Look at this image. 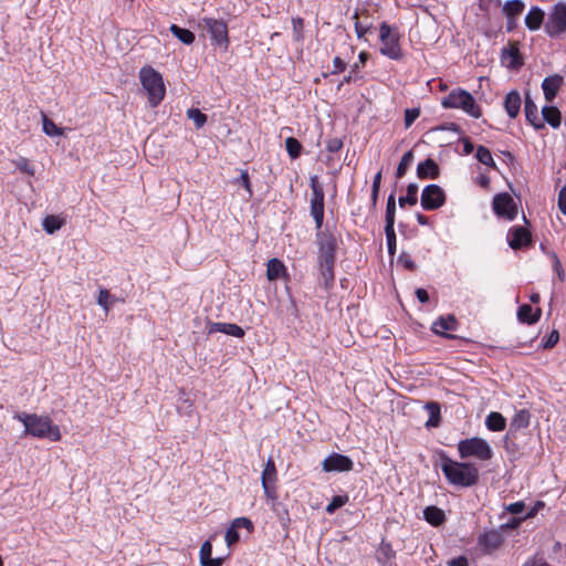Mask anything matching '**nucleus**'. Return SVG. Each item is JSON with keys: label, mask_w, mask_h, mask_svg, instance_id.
<instances>
[{"label": "nucleus", "mask_w": 566, "mask_h": 566, "mask_svg": "<svg viewBox=\"0 0 566 566\" xmlns=\"http://www.w3.org/2000/svg\"><path fill=\"white\" fill-rule=\"evenodd\" d=\"M440 469L449 484L457 488H470L479 480V470L470 462H459L448 455H441Z\"/></svg>", "instance_id": "1"}, {"label": "nucleus", "mask_w": 566, "mask_h": 566, "mask_svg": "<svg viewBox=\"0 0 566 566\" xmlns=\"http://www.w3.org/2000/svg\"><path fill=\"white\" fill-rule=\"evenodd\" d=\"M14 419L19 420L24 427V434L50 441H59L61 432L56 424L48 416L35 413L18 412Z\"/></svg>", "instance_id": "2"}, {"label": "nucleus", "mask_w": 566, "mask_h": 566, "mask_svg": "<svg viewBox=\"0 0 566 566\" xmlns=\"http://www.w3.org/2000/svg\"><path fill=\"white\" fill-rule=\"evenodd\" d=\"M139 81L148 96L151 107L158 106L166 95L163 76L154 67L146 65L139 70Z\"/></svg>", "instance_id": "3"}, {"label": "nucleus", "mask_w": 566, "mask_h": 566, "mask_svg": "<svg viewBox=\"0 0 566 566\" xmlns=\"http://www.w3.org/2000/svg\"><path fill=\"white\" fill-rule=\"evenodd\" d=\"M441 106L443 108L461 109L473 118H480L482 116L481 106L478 104L474 96L463 88L452 90L441 99Z\"/></svg>", "instance_id": "4"}, {"label": "nucleus", "mask_w": 566, "mask_h": 566, "mask_svg": "<svg viewBox=\"0 0 566 566\" xmlns=\"http://www.w3.org/2000/svg\"><path fill=\"white\" fill-rule=\"evenodd\" d=\"M457 448L462 459L475 458L480 461H489L493 457V450L490 443L480 437L460 440Z\"/></svg>", "instance_id": "5"}, {"label": "nucleus", "mask_w": 566, "mask_h": 566, "mask_svg": "<svg viewBox=\"0 0 566 566\" xmlns=\"http://www.w3.org/2000/svg\"><path fill=\"white\" fill-rule=\"evenodd\" d=\"M380 53L391 60L402 56L400 35L396 28L382 22L379 27Z\"/></svg>", "instance_id": "6"}, {"label": "nucleus", "mask_w": 566, "mask_h": 566, "mask_svg": "<svg viewBox=\"0 0 566 566\" xmlns=\"http://www.w3.org/2000/svg\"><path fill=\"white\" fill-rule=\"evenodd\" d=\"M545 32L551 38H558L566 33V2H556L548 11L544 24Z\"/></svg>", "instance_id": "7"}, {"label": "nucleus", "mask_w": 566, "mask_h": 566, "mask_svg": "<svg viewBox=\"0 0 566 566\" xmlns=\"http://www.w3.org/2000/svg\"><path fill=\"white\" fill-rule=\"evenodd\" d=\"M336 239L333 235L324 234L319 239V263L322 274L326 282L334 277L333 265L335 261Z\"/></svg>", "instance_id": "8"}, {"label": "nucleus", "mask_w": 566, "mask_h": 566, "mask_svg": "<svg viewBox=\"0 0 566 566\" xmlns=\"http://www.w3.org/2000/svg\"><path fill=\"white\" fill-rule=\"evenodd\" d=\"M200 25L209 32L213 45H218L222 50L228 49L229 39L226 22L213 18H203Z\"/></svg>", "instance_id": "9"}, {"label": "nucleus", "mask_w": 566, "mask_h": 566, "mask_svg": "<svg viewBox=\"0 0 566 566\" xmlns=\"http://www.w3.org/2000/svg\"><path fill=\"white\" fill-rule=\"evenodd\" d=\"M446 202L443 189L438 185H428L421 193V207L424 210H437Z\"/></svg>", "instance_id": "10"}, {"label": "nucleus", "mask_w": 566, "mask_h": 566, "mask_svg": "<svg viewBox=\"0 0 566 566\" xmlns=\"http://www.w3.org/2000/svg\"><path fill=\"white\" fill-rule=\"evenodd\" d=\"M311 181V213L315 220L316 227L321 228L324 217V192L322 187L318 185L317 177H313Z\"/></svg>", "instance_id": "11"}, {"label": "nucleus", "mask_w": 566, "mask_h": 566, "mask_svg": "<svg viewBox=\"0 0 566 566\" xmlns=\"http://www.w3.org/2000/svg\"><path fill=\"white\" fill-rule=\"evenodd\" d=\"M493 210L499 217L507 220H513L517 213L516 205L509 193H499L494 197Z\"/></svg>", "instance_id": "12"}, {"label": "nucleus", "mask_w": 566, "mask_h": 566, "mask_svg": "<svg viewBox=\"0 0 566 566\" xmlns=\"http://www.w3.org/2000/svg\"><path fill=\"white\" fill-rule=\"evenodd\" d=\"M353 465L350 458L339 453H332L322 462L325 472H347L353 469Z\"/></svg>", "instance_id": "13"}, {"label": "nucleus", "mask_w": 566, "mask_h": 566, "mask_svg": "<svg viewBox=\"0 0 566 566\" xmlns=\"http://www.w3.org/2000/svg\"><path fill=\"white\" fill-rule=\"evenodd\" d=\"M244 528L248 533H252L254 530L253 523L248 517L234 518L230 526L226 531L224 541L228 547H231L240 539L239 530Z\"/></svg>", "instance_id": "14"}, {"label": "nucleus", "mask_w": 566, "mask_h": 566, "mask_svg": "<svg viewBox=\"0 0 566 566\" xmlns=\"http://www.w3.org/2000/svg\"><path fill=\"white\" fill-rule=\"evenodd\" d=\"M504 541V537L499 530L485 531L479 536V545L486 552L497 549Z\"/></svg>", "instance_id": "15"}, {"label": "nucleus", "mask_w": 566, "mask_h": 566, "mask_svg": "<svg viewBox=\"0 0 566 566\" xmlns=\"http://www.w3.org/2000/svg\"><path fill=\"white\" fill-rule=\"evenodd\" d=\"M214 333H223L237 338H242L244 336V329L233 323L210 322L208 324V334L211 335Z\"/></svg>", "instance_id": "16"}, {"label": "nucleus", "mask_w": 566, "mask_h": 566, "mask_svg": "<svg viewBox=\"0 0 566 566\" xmlns=\"http://www.w3.org/2000/svg\"><path fill=\"white\" fill-rule=\"evenodd\" d=\"M226 557H212V537L205 541L199 551L200 566H222Z\"/></svg>", "instance_id": "17"}, {"label": "nucleus", "mask_w": 566, "mask_h": 566, "mask_svg": "<svg viewBox=\"0 0 566 566\" xmlns=\"http://www.w3.org/2000/svg\"><path fill=\"white\" fill-rule=\"evenodd\" d=\"M287 270L284 263L279 259H271L266 264V277L269 281L287 279Z\"/></svg>", "instance_id": "18"}, {"label": "nucleus", "mask_w": 566, "mask_h": 566, "mask_svg": "<svg viewBox=\"0 0 566 566\" xmlns=\"http://www.w3.org/2000/svg\"><path fill=\"white\" fill-rule=\"evenodd\" d=\"M507 242L512 249H518L530 242V233L522 227L513 228L507 233Z\"/></svg>", "instance_id": "19"}, {"label": "nucleus", "mask_w": 566, "mask_h": 566, "mask_svg": "<svg viewBox=\"0 0 566 566\" xmlns=\"http://www.w3.org/2000/svg\"><path fill=\"white\" fill-rule=\"evenodd\" d=\"M457 328V321L453 316H441L432 324V331L437 335L450 337L448 332Z\"/></svg>", "instance_id": "20"}, {"label": "nucleus", "mask_w": 566, "mask_h": 566, "mask_svg": "<svg viewBox=\"0 0 566 566\" xmlns=\"http://www.w3.org/2000/svg\"><path fill=\"white\" fill-rule=\"evenodd\" d=\"M563 78L558 75L548 76L542 83V88L544 92L545 99L551 103L557 95Z\"/></svg>", "instance_id": "21"}, {"label": "nucleus", "mask_w": 566, "mask_h": 566, "mask_svg": "<svg viewBox=\"0 0 566 566\" xmlns=\"http://www.w3.org/2000/svg\"><path fill=\"white\" fill-rule=\"evenodd\" d=\"M545 12L539 7H532L525 17V25L530 31H537L542 27Z\"/></svg>", "instance_id": "22"}, {"label": "nucleus", "mask_w": 566, "mask_h": 566, "mask_svg": "<svg viewBox=\"0 0 566 566\" xmlns=\"http://www.w3.org/2000/svg\"><path fill=\"white\" fill-rule=\"evenodd\" d=\"M522 99L521 95L516 91L510 92L504 98V108L510 118H515L521 108Z\"/></svg>", "instance_id": "23"}, {"label": "nucleus", "mask_w": 566, "mask_h": 566, "mask_svg": "<svg viewBox=\"0 0 566 566\" xmlns=\"http://www.w3.org/2000/svg\"><path fill=\"white\" fill-rule=\"evenodd\" d=\"M275 482H276V468H275V463L272 460V458H269L266 463H265V465H264V469L262 471V475H261V483H262L263 490L265 488H273V486H275Z\"/></svg>", "instance_id": "24"}, {"label": "nucleus", "mask_w": 566, "mask_h": 566, "mask_svg": "<svg viewBox=\"0 0 566 566\" xmlns=\"http://www.w3.org/2000/svg\"><path fill=\"white\" fill-rule=\"evenodd\" d=\"M525 116L526 119L530 122L531 125L534 126V128L539 129L544 127L542 118L537 114V106L535 103L531 99L530 96H526L525 98Z\"/></svg>", "instance_id": "25"}, {"label": "nucleus", "mask_w": 566, "mask_h": 566, "mask_svg": "<svg viewBox=\"0 0 566 566\" xmlns=\"http://www.w3.org/2000/svg\"><path fill=\"white\" fill-rule=\"evenodd\" d=\"M541 310L533 307L528 304H523L518 307L517 318L522 323L534 324L539 319Z\"/></svg>", "instance_id": "26"}, {"label": "nucleus", "mask_w": 566, "mask_h": 566, "mask_svg": "<svg viewBox=\"0 0 566 566\" xmlns=\"http://www.w3.org/2000/svg\"><path fill=\"white\" fill-rule=\"evenodd\" d=\"M438 174H439V167L433 159L428 158L418 164L417 175L419 178H428V177L436 178L438 176Z\"/></svg>", "instance_id": "27"}, {"label": "nucleus", "mask_w": 566, "mask_h": 566, "mask_svg": "<svg viewBox=\"0 0 566 566\" xmlns=\"http://www.w3.org/2000/svg\"><path fill=\"white\" fill-rule=\"evenodd\" d=\"M263 491H264L265 499H266L268 503L270 504L272 511H274L277 514L283 512L284 515H287V510L279 501V496H277L275 486L265 488Z\"/></svg>", "instance_id": "28"}, {"label": "nucleus", "mask_w": 566, "mask_h": 566, "mask_svg": "<svg viewBox=\"0 0 566 566\" xmlns=\"http://www.w3.org/2000/svg\"><path fill=\"white\" fill-rule=\"evenodd\" d=\"M541 118L543 123L546 122L553 128H557L560 125V112L555 106H543Z\"/></svg>", "instance_id": "29"}, {"label": "nucleus", "mask_w": 566, "mask_h": 566, "mask_svg": "<svg viewBox=\"0 0 566 566\" xmlns=\"http://www.w3.org/2000/svg\"><path fill=\"white\" fill-rule=\"evenodd\" d=\"M485 426L491 431H502L506 427V420L500 412L493 411L486 416Z\"/></svg>", "instance_id": "30"}, {"label": "nucleus", "mask_w": 566, "mask_h": 566, "mask_svg": "<svg viewBox=\"0 0 566 566\" xmlns=\"http://www.w3.org/2000/svg\"><path fill=\"white\" fill-rule=\"evenodd\" d=\"M525 3L522 0H509L504 3L502 11L506 19L517 18L524 10Z\"/></svg>", "instance_id": "31"}, {"label": "nucleus", "mask_w": 566, "mask_h": 566, "mask_svg": "<svg viewBox=\"0 0 566 566\" xmlns=\"http://www.w3.org/2000/svg\"><path fill=\"white\" fill-rule=\"evenodd\" d=\"M423 516L424 520L433 526H438L444 521V512L437 506L426 507L423 511Z\"/></svg>", "instance_id": "32"}, {"label": "nucleus", "mask_w": 566, "mask_h": 566, "mask_svg": "<svg viewBox=\"0 0 566 566\" xmlns=\"http://www.w3.org/2000/svg\"><path fill=\"white\" fill-rule=\"evenodd\" d=\"M117 297L112 295L108 290L99 289L97 304L104 310L105 314L109 312L112 306L117 302Z\"/></svg>", "instance_id": "33"}, {"label": "nucleus", "mask_w": 566, "mask_h": 566, "mask_svg": "<svg viewBox=\"0 0 566 566\" xmlns=\"http://www.w3.org/2000/svg\"><path fill=\"white\" fill-rule=\"evenodd\" d=\"M63 224L64 220L60 216H46L42 221L43 229L49 234H53L55 231L60 230Z\"/></svg>", "instance_id": "34"}, {"label": "nucleus", "mask_w": 566, "mask_h": 566, "mask_svg": "<svg viewBox=\"0 0 566 566\" xmlns=\"http://www.w3.org/2000/svg\"><path fill=\"white\" fill-rule=\"evenodd\" d=\"M170 31L184 44H191L195 41V34L188 29L171 24Z\"/></svg>", "instance_id": "35"}, {"label": "nucleus", "mask_w": 566, "mask_h": 566, "mask_svg": "<svg viewBox=\"0 0 566 566\" xmlns=\"http://www.w3.org/2000/svg\"><path fill=\"white\" fill-rule=\"evenodd\" d=\"M42 129L43 133L50 137H57L63 135V129L55 125L46 115H42Z\"/></svg>", "instance_id": "36"}, {"label": "nucleus", "mask_w": 566, "mask_h": 566, "mask_svg": "<svg viewBox=\"0 0 566 566\" xmlns=\"http://www.w3.org/2000/svg\"><path fill=\"white\" fill-rule=\"evenodd\" d=\"M530 424V412L527 410L517 411L511 421V428L514 430L524 429Z\"/></svg>", "instance_id": "37"}, {"label": "nucleus", "mask_w": 566, "mask_h": 566, "mask_svg": "<svg viewBox=\"0 0 566 566\" xmlns=\"http://www.w3.org/2000/svg\"><path fill=\"white\" fill-rule=\"evenodd\" d=\"M417 192L418 186L416 184H409L407 187V195L399 198V206H415L417 203Z\"/></svg>", "instance_id": "38"}, {"label": "nucleus", "mask_w": 566, "mask_h": 566, "mask_svg": "<svg viewBox=\"0 0 566 566\" xmlns=\"http://www.w3.org/2000/svg\"><path fill=\"white\" fill-rule=\"evenodd\" d=\"M475 157L481 164L492 167V168L495 167V161L492 157V154L486 147L479 146L476 149Z\"/></svg>", "instance_id": "39"}, {"label": "nucleus", "mask_w": 566, "mask_h": 566, "mask_svg": "<svg viewBox=\"0 0 566 566\" xmlns=\"http://www.w3.org/2000/svg\"><path fill=\"white\" fill-rule=\"evenodd\" d=\"M12 163L15 166V168L19 169L21 172L27 174L29 176H34L35 168L28 158L19 157L14 159Z\"/></svg>", "instance_id": "40"}, {"label": "nucleus", "mask_w": 566, "mask_h": 566, "mask_svg": "<svg viewBox=\"0 0 566 566\" xmlns=\"http://www.w3.org/2000/svg\"><path fill=\"white\" fill-rule=\"evenodd\" d=\"M187 117L193 122L196 128H201L207 123V115L198 108L188 109Z\"/></svg>", "instance_id": "41"}, {"label": "nucleus", "mask_w": 566, "mask_h": 566, "mask_svg": "<svg viewBox=\"0 0 566 566\" xmlns=\"http://www.w3.org/2000/svg\"><path fill=\"white\" fill-rule=\"evenodd\" d=\"M395 213H396L395 196L390 195L388 198V201H387L385 228H390V227L395 226Z\"/></svg>", "instance_id": "42"}, {"label": "nucleus", "mask_w": 566, "mask_h": 566, "mask_svg": "<svg viewBox=\"0 0 566 566\" xmlns=\"http://www.w3.org/2000/svg\"><path fill=\"white\" fill-rule=\"evenodd\" d=\"M285 147H286L287 154L290 155V157L292 159L297 158L302 150L301 143L294 137H287L285 139Z\"/></svg>", "instance_id": "43"}, {"label": "nucleus", "mask_w": 566, "mask_h": 566, "mask_svg": "<svg viewBox=\"0 0 566 566\" xmlns=\"http://www.w3.org/2000/svg\"><path fill=\"white\" fill-rule=\"evenodd\" d=\"M518 50L515 46H510L507 49H503L502 59L507 65L516 66L518 64Z\"/></svg>", "instance_id": "44"}, {"label": "nucleus", "mask_w": 566, "mask_h": 566, "mask_svg": "<svg viewBox=\"0 0 566 566\" xmlns=\"http://www.w3.org/2000/svg\"><path fill=\"white\" fill-rule=\"evenodd\" d=\"M412 159H413V155H412L411 150H409V151L403 154V156L401 157L400 163H399V165L397 167L396 175H397L398 178H401L406 174V171H407L408 167L410 166Z\"/></svg>", "instance_id": "45"}, {"label": "nucleus", "mask_w": 566, "mask_h": 566, "mask_svg": "<svg viewBox=\"0 0 566 566\" xmlns=\"http://www.w3.org/2000/svg\"><path fill=\"white\" fill-rule=\"evenodd\" d=\"M347 495H335L331 503L326 506V513L333 514L336 510L340 509L348 502Z\"/></svg>", "instance_id": "46"}, {"label": "nucleus", "mask_w": 566, "mask_h": 566, "mask_svg": "<svg viewBox=\"0 0 566 566\" xmlns=\"http://www.w3.org/2000/svg\"><path fill=\"white\" fill-rule=\"evenodd\" d=\"M388 252L390 255L396 251V233L394 227L385 228Z\"/></svg>", "instance_id": "47"}, {"label": "nucleus", "mask_w": 566, "mask_h": 566, "mask_svg": "<svg viewBox=\"0 0 566 566\" xmlns=\"http://www.w3.org/2000/svg\"><path fill=\"white\" fill-rule=\"evenodd\" d=\"M292 25H293V36L295 41H302L303 40V20L301 18H293L292 19Z\"/></svg>", "instance_id": "48"}, {"label": "nucleus", "mask_w": 566, "mask_h": 566, "mask_svg": "<svg viewBox=\"0 0 566 566\" xmlns=\"http://www.w3.org/2000/svg\"><path fill=\"white\" fill-rule=\"evenodd\" d=\"M420 111L418 108H407L405 111V125L410 127L412 123L419 117Z\"/></svg>", "instance_id": "49"}, {"label": "nucleus", "mask_w": 566, "mask_h": 566, "mask_svg": "<svg viewBox=\"0 0 566 566\" xmlns=\"http://www.w3.org/2000/svg\"><path fill=\"white\" fill-rule=\"evenodd\" d=\"M353 19L355 20V31H356L357 36L363 38L370 30V27L369 25L364 27L360 24V22L358 21L357 12L354 14Z\"/></svg>", "instance_id": "50"}, {"label": "nucleus", "mask_w": 566, "mask_h": 566, "mask_svg": "<svg viewBox=\"0 0 566 566\" xmlns=\"http://www.w3.org/2000/svg\"><path fill=\"white\" fill-rule=\"evenodd\" d=\"M398 262L403 265V268L408 269V270H413L416 268V264L415 262L412 261V259L410 258L409 254L407 253H402L399 255L398 258Z\"/></svg>", "instance_id": "51"}, {"label": "nucleus", "mask_w": 566, "mask_h": 566, "mask_svg": "<svg viewBox=\"0 0 566 566\" xmlns=\"http://www.w3.org/2000/svg\"><path fill=\"white\" fill-rule=\"evenodd\" d=\"M524 507H525L524 502H522V501H517V502H514V503L509 504V505L505 507V510H506L507 512H510L511 514H520V513H522V512H523Z\"/></svg>", "instance_id": "52"}, {"label": "nucleus", "mask_w": 566, "mask_h": 566, "mask_svg": "<svg viewBox=\"0 0 566 566\" xmlns=\"http://www.w3.org/2000/svg\"><path fill=\"white\" fill-rule=\"evenodd\" d=\"M235 181L240 182L245 188V190L249 192V195H251L250 180H249V175H248L247 170H242L240 174V177Z\"/></svg>", "instance_id": "53"}, {"label": "nucleus", "mask_w": 566, "mask_h": 566, "mask_svg": "<svg viewBox=\"0 0 566 566\" xmlns=\"http://www.w3.org/2000/svg\"><path fill=\"white\" fill-rule=\"evenodd\" d=\"M381 182V172H377L373 180V198L376 200Z\"/></svg>", "instance_id": "54"}, {"label": "nucleus", "mask_w": 566, "mask_h": 566, "mask_svg": "<svg viewBox=\"0 0 566 566\" xmlns=\"http://www.w3.org/2000/svg\"><path fill=\"white\" fill-rule=\"evenodd\" d=\"M342 146H343L342 140L338 138H334L327 143V150L331 153H335V151L339 150L342 148Z\"/></svg>", "instance_id": "55"}, {"label": "nucleus", "mask_w": 566, "mask_h": 566, "mask_svg": "<svg viewBox=\"0 0 566 566\" xmlns=\"http://www.w3.org/2000/svg\"><path fill=\"white\" fill-rule=\"evenodd\" d=\"M552 259H553V268H554V270L556 271L558 277L560 280H563L564 279V271L562 269L560 261L558 260L556 254H553Z\"/></svg>", "instance_id": "56"}, {"label": "nucleus", "mask_w": 566, "mask_h": 566, "mask_svg": "<svg viewBox=\"0 0 566 566\" xmlns=\"http://www.w3.org/2000/svg\"><path fill=\"white\" fill-rule=\"evenodd\" d=\"M558 206L564 214H566V187L562 188L558 197Z\"/></svg>", "instance_id": "57"}, {"label": "nucleus", "mask_w": 566, "mask_h": 566, "mask_svg": "<svg viewBox=\"0 0 566 566\" xmlns=\"http://www.w3.org/2000/svg\"><path fill=\"white\" fill-rule=\"evenodd\" d=\"M490 182H491L490 177L486 174L481 172L476 177V184L479 186H481L482 188H485V189L489 188Z\"/></svg>", "instance_id": "58"}, {"label": "nucleus", "mask_w": 566, "mask_h": 566, "mask_svg": "<svg viewBox=\"0 0 566 566\" xmlns=\"http://www.w3.org/2000/svg\"><path fill=\"white\" fill-rule=\"evenodd\" d=\"M524 521L522 517H514L507 523L503 524L501 528H516L521 525V523Z\"/></svg>", "instance_id": "59"}, {"label": "nucleus", "mask_w": 566, "mask_h": 566, "mask_svg": "<svg viewBox=\"0 0 566 566\" xmlns=\"http://www.w3.org/2000/svg\"><path fill=\"white\" fill-rule=\"evenodd\" d=\"M333 64H334V72L337 73V72H342L345 70L346 67V64L343 62V60L338 56L334 57L333 60Z\"/></svg>", "instance_id": "60"}, {"label": "nucleus", "mask_w": 566, "mask_h": 566, "mask_svg": "<svg viewBox=\"0 0 566 566\" xmlns=\"http://www.w3.org/2000/svg\"><path fill=\"white\" fill-rule=\"evenodd\" d=\"M416 296L420 303H427L429 301L428 292L423 289H418L416 291Z\"/></svg>", "instance_id": "61"}, {"label": "nucleus", "mask_w": 566, "mask_h": 566, "mask_svg": "<svg viewBox=\"0 0 566 566\" xmlns=\"http://www.w3.org/2000/svg\"><path fill=\"white\" fill-rule=\"evenodd\" d=\"M462 143H463V153L465 155L471 154L473 151V149H474V146L471 143V140L468 137H463L462 138Z\"/></svg>", "instance_id": "62"}, {"label": "nucleus", "mask_w": 566, "mask_h": 566, "mask_svg": "<svg viewBox=\"0 0 566 566\" xmlns=\"http://www.w3.org/2000/svg\"><path fill=\"white\" fill-rule=\"evenodd\" d=\"M449 566H468L465 557L453 558L449 562Z\"/></svg>", "instance_id": "63"}, {"label": "nucleus", "mask_w": 566, "mask_h": 566, "mask_svg": "<svg viewBox=\"0 0 566 566\" xmlns=\"http://www.w3.org/2000/svg\"><path fill=\"white\" fill-rule=\"evenodd\" d=\"M437 129H439V130H450V132H453V133H459V126L457 124H454V123L446 124L443 126L438 127Z\"/></svg>", "instance_id": "64"}]
</instances>
